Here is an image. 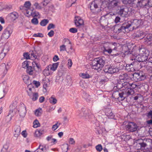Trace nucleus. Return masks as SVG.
Returning <instances> with one entry per match:
<instances>
[{
  "mask_svg": "<svg viewBox=\"0 0 152 152\" xmlns=\"http://www.w3.org/2000/svg\"><path fill=\"white\" fill-rule=\"evenodd\" d=\"M139 26L138 21L137 20H134L133 22L130 21H125L119 26H116L115 28L118 33L124 32L126 29L130 28L133 30L136 29Z\"/></svg>",
  "mask_w": 152,
  "mask_h": 152,
  "instance_id": "nucleus-1",
  "label": "nucleus"
},
{
  "mask_svg": "<svg viewBox=\"0 0 152 152\" xmlns=\"http://www.w3.org/2000/svg\"><path fill=\"white\" fill-rule=\"evenodd\" d=\"M105 64V58L103 56L95 58L91 62V65L92 69L98 70L101 69Z\"/></svg>",
  "mask_w": 152,
  "mask_h": 152,
  "instance_id": "nucleus-2",
  "label": "nucleus"
},
{
  "mask_svg": "<svg viewBox=\"0 0 152 152\" xmlns=\"http://www.w3.org/2000/svg\"><path fill=\"white\" fill-rule=\"evenodd\" d=\"M123 65L124 68V69L128 72H132L135 70V69H139L141 68V63H140L137 61H134L130 64H126V66Z\"/></svg>",
  "mask_w": 152,
  "mask_h": 152,
  "instance_id": "nucleus-3",
  "label": "nucleus"
},
{
  "mask_svg": "<svg viewBox=\"0 0 152 152\" xmlns=\"http://www.w3.org/2000/svg\"><path fill=\"white\" fill-rule=\"evenodd\" d=\"M127 47L128 49L127 50L124 51V53H117L115 54L113 53L111 54V56L113 57L117 56H118L119 57L121 56L124 58L130 54L133 56H135L137 55L136 54H135V53L134 52V49L132 48V47L130 45H128Z\"/></svg>",
  "mask_w": 152,
  "mask_h": 152,
  "instance_id": "nucleus-4",
  "label": "nucleus"
},
{
  "mask_svg": "<svg viewBox=\"0 0 152 152\" xmlns=\"http://www.w3.org/2000/svg\"><path fill=\"white\" fill-rule=\"evenodd\" d=\"M124 127L126 131L128 132H132L137 130L138 126L134 122H129Z\"/></svg>",
  "mask_w": 152,
  "mask_h": 152,
  "instance_id": "nucleus-5",
  "label": "nucleus"
},
{
  "mask_svg": "<svg viewBox=\"0 0 152 152\" xmlns=\"http://www.w3.org/2000/svg\"><path fill=\"white\" fill-rule=\"evenodd\" d=\"M132 80L135 82L143 80L146 78V76L144 73L142 72H135L132 74Z\"/></svg>",
  "mask_w": 152,
  "mask_h": 152,
  "instance_id": "nucleus-6",
  "label": "nucleus"
},
{
  "mask_svg": "<svg viewBox=\"0 0 152 152\" xmlns=\"http://www.w3.org/2000/svg\"><path fill=\"white\" fill-rule=\"evenodd\" d=\"M120 91V92L118 91H114L112 94V96L115 99H120L121 100H123L127 96V95L126 94L125 92Z\"/></svg>",
  "mask_w": 152,
  "mask_h": 152,
  "instance_id": "nucleus-7",
  "label": "nucleus"
},
{
  "mask_svg": "<svg viewBox=\"0 0 152 152\" xmlns=\"http://www.w3.org/2000/svg\"><path fill=\"white\" fill-rule=\"evenodd\" d=\"M108 105L104 107L103 109L105 115L107 116L109 118L115 119V115L112 112L110 106L108 104Z\"/></svg>",
  "mask_w": 152,
  "mask_h": 152,
  "instance_id": "nucleus-8",
  "label": "nucleus"
},
{
  "mask_svg": "<svg viewBox=\"0 0 152 152\" xmlns=\"http://www.w3.org/2000/svg\"><path fill=\"white\" fill-rule=\"evenodd\" d=\"M12 32V29L9 27H7L3 31L1 36L2 39H7L10 37Z\"/></svg>",
  "mask_w": 152,
  "mask_h": 152,
  "instance_id": "nucleus-9",
  "label": "nucleus"
},
{
  "mask_svg": "<svg viewBox=\"0 0 152 152\" xmlns=\"http://www.w3.org/2000/svg\"><path fill=\"white\" fill-rule=\"evenodd\" d=\"M91 113L90 110L87 108H81L79 115L80 116L84 117H88L91 114Z\"/></svg>",
  "mask_w": 152,
  "mask_h": 152,
  "instance_id": "nucleus-10",
  "label": "nucleus"
},
{
  "mask_svg": "<svg viewBox=\"0 0 152 152\" xmlns=\"http://www.w3.org/2000/svg\"><path fill=\"white\" fill-rule=\"evenodd\" d=\"M18 112L20 116L24 117L26 113V108L23 103L20 104L18 106Z\"/></svg>",
  "mask_w": 152,
  "mask_h": 152,
  "instance_id": "nucleus-11",
  "label": "nucleus"
},
{
  "mask_svg": "<svg viewBox=\"0 0 152 152\" xmlns=\"http://www.w3.org/2000/svg\"><path fill=\"white\" fill-rule=\"evenodd\" d=\"M132 48L133 49H134V53H135V54H136L137 55L135 56H137L138 54H142V55H145L146 54L147 55H149V51L147 49L144 48L140 47H139V48H137V50L138 51L139 53H137V52H135V48H134L132 47Z\"/></svg>",
  "mask_w": 152,
  "mask_h": 152,
  "instance_id": "nucleus-12",
  "label": "nucleus"
},
{
  "mask_svg": "<svg viewBox=\"0 0 152 152\" xmlns=\"http://www.w3.org/2000/svg\"><path fill=\"white\" fill-rule=\"evenodd\" d=\"M130 86H129V88L126 89L127 90H126V94L127 96L133 94L134 93V89L137 86V85L134 83H130Z\"/></svg>",
  "mask_w": 152,
  "mask_h": 152,
  "instance_id": "nucleus-13",
  "label": "nucleus"
},
{
  "mask_svg": "<svg viewBox=\"0 0 152 152\" xmlns=\"http://www.w3.org/2000/svg\"><path fill=\"white\" fill-rule=\"evenodd\" d=\"M19 16L18 13L14 12L9 14L7 16V19L10 22L14 21L17 19Z\"/></svg>",
  "mask_w": 152,
  "mask_h": 152,
  "instance_id": "nucleus-14",
  "label": "nucleus"
},
{
  "mask_svg": "<svg viewBox=\"0 0 152 152\" xmlns=\"http://www.w3.org/2000/svg\"><path fill=\"white\" fill-rule=\"evenodd\" d=\"M148 1L147 0H134L133 2L134 4H136L137 7H144L148 5Z\"/></svg>",
  "mask_w": 152,
  "mask_h": 152,
  "instance_id": "nucleus-15",
  "label": "nucleus"
},
{
  "mask_svg": "<svg viewBox=\"0 0 152 152\" xmlns=\"http://www.w3.org/2000/svg\"><path fill=\"white\" fill-rule=\"evenodd\" d=\"M75 23L76 27H80L84 25V20L80 17L75 16Z\"/></svg>",
  "mask_w": 152,
  "mask_h": 152,
  "instance_id": "nucleus-16",
  "label": "nucleus"
},
{
  "mask_svg": "<svg viewBox=\"0 0 152 152\" xmlns=\"http://www.w3.org/2000/svg\"><path fill=\"white\" fill-rule=\"evenodd\" d=\"M108 69H109V74H113L114 73H116L119 72L120 69L119 67H117L116 66H109Z\"/></svg>",
  "mask_w": 152,
  "mask_h": 152,
  "instance_id": "nucleus-17",
  "label": "nucleus"
},
{
  "mask_svg": "<svg viewBox=\"0 0 152 152\" xmlns=\"http://www.w3.org/2000/svg\"><path fill=\"white\" fill-rule=\"evenodd\" d=\"M138 56L137 58V61H138L140 63V62H145L147 61L148 58V56L149 55H142V54H138Z\"/></svg>",
  "mask_w": 152,
  "mask_h": 152,
  "instance_id": "nucleus-18",
  "label": "nucleus"
},
{
  "mask_svg": "<svg viewBox=\"0 0 152 152\" xmlns=\"http://www.w3.org/2000/svg\"><path fill=\"white\" fill-rule=\"evenodd\" d=\"M112 15L111 14L109 13H107L106 15L102 16L100 18V23H107L108 22V19L109 17H111Z\"/></svg>",
  "mask_w": 152,
  "mask_h": 152,
  "instance_id": "nucleus-19",
  "label": "nucleus"
},
{
  "mask_svg": "<svg viewBox=\"0 0 152 152\" xmlns=\"http://www.w3.org/2000/svg\"><path fill=\"white\" fill-rule=\"evenodd\" d=\"M14 130L15 132L14 136V137L17 138L20 134V126L18 125H15L14 126Z\"/></svg>",
  "mask_w": 152,
  "mask_h": 152,
  "instance_id": "nucleus-20",
  "label": "nucleus"
},
{
  "mask_svg": "<svg viewBox=\"0 0 152 152\" xmlns=\"http://www.w3.org/2000/svg\"><path fill=\"white\" fill-rule=\"evenodd\" d=\"M121 1H111L109 2L108 8L109 9H112L117 7L120 4Z\"/></svg>",
  "mask_w": 152,
  "mask_h": 152,
  "instance_id": "nucleus-21",
  "label": "nucleus"
},
{
  "mask_svg": "<svg viewBox=\"0 0 152 152\" xmlns=\"http://www.w3.org/2000/svg\"><path fill=\"white\" fill-rule=\"evenodd\" d=\"M145 42L150 46H152V35L149 34L145 38Z\"/></svg>",
  "mask_w": 152,
  "mask_h": 152,
  "instance_id": "nucleus-22",
  "label": "nucleus"
},
{
  "mask_svg": "<svg viewBox=\"0 0 152 152\" xmlns=\"http://www.w3.org/2000/svg\"><path fill=\"white\" fill-rule=\"evenodd\" d=\"M129 77L126 73L121 74L119 77V79L123 81H128L129 80Z\"/></svg>",
  "mask_w": 152,
  "mask_h": 152,
  "instance_id": "nucleus-23",
  "label": "nucleus"
},
{
  "mask_svg": "<svg viewBox=\"0 0 152 152\" xmlns=\"http://www.w3.org/2000/svg\"><path fill=\"white\" fill-rule=\"evenodd\" d=\"M104 50H103V52L104 53L105 52L108 53L110 54L112 52V50H116L117 49V48L115 47L113 50H112L111 48L109 46H106V45H105L103 47Z\"/></svg>",
  "mask_w": 152,
  "mask_h": 152,
  "instance_id": "nucleus-24",
  "label": "nucleus"
},
{
  "mask_svg": "<svg viewBox=\"0 0 152 152\" xmlns=\"http://www.w3.org/2000/svg\"><path fill=\"white\" fill-rule=\"evenodd\" d=\"M146 115L148 118L151 119L147 121V123L148 125H152V110H151L146 113Z\"/></svg>",
  "mask_w": 152,
  "mask_h": 152,
  "instance_id": "nucleus-25",
  "label": "nucleus"
},
{
  "mask_svg": "<svg viewBox=\"0 0 152 152\" xmlns=\"http://www.w3.org/2000/svg\"><path fill=\"white\" fill-rule=\"evenodd\" d=\"M118 14L120 16L124 17H125L126 12L125 11V7L124 6L120 7V9L118 12Z\"/></svg>",
  "mask_w": 152,
  "mask_h": 152,
  "instance_id": "nucleus-26",
  "label": "nucleus"
},
{
  "mask_svg": "<svg viewBox=\"0 0 152 152\" xmlns=\"http://www.w3.org/2000/svg\"><path fill=\"white\" fill-rule=\"evenodd\" d=\"M26 72L29 75H33L34 73V68L32 67L31 65L29 66L26 68Z\"/></svg>",
  "mask_w": 152,
  "mask_h": 152,
  "instance_id": "nucleus-27",
  "label": "nucleus"
},
{
  "mask_svg": "<svg viewBox=\"0 0 152 152\" xmlns=\"http://www.w3.org/2000/svg\"><path fill=\"white\" fill-rule=\"evenodd\" d=\"M22 78L24 82L27 85H29L31 84L29 77L28 75H23L22 76Z\"/></svg>",
  "mask_w": 152,
  "mask_h": 152,
  "instance_id": "nucleus-28",
  "label": "nucleus"
},
{
  "mask_svg": "<svg viewBox=\"0 0 152 152\" xmlns=\"http://www.w3.org/2000/svg\"><path fill=\"white\" fill-rule=\"evenodd\" d=\"M47 149L46 146H44L43 145H40L39 148H37L35 151L37 152H41V151L42 152H46L47 151Z\"/></svg>",
  "mask_w": 152,
  "mask_h": 152,
  "instance_id": "nucleus-29",
  "label": "nucleus"
},
{
  "mask_svg": "<svg viewBox=\"0 0 152 152\" xmlns=\"http://www.w3.org/2000/svg\"><path fill=\"white\" fill-rule=\"evenodd\" d=\"M31 62L32 61H29L26 60L24 61L22 63V67L24 69H26L29 66L31 65Z\"/></svg>",
  "mask_w": 152,
  "mask_h": 152,
  "instance_id": "nucleus-30",
  "label": "nucleus"
},
{
  "mask_svg": "<svg viewBox=\"0 0 152 152\" xmlns=\"http://www.w3.org/2000/svg\"><path fill=\"white\" fill-rule=\"evenodd\" d=\"M146 142H143L139 144H137L136 147H138L137 149H140L141 150L144 149L145 148L147 145Z\"/></svg>",
  "mask_w": 152,
  "mask_h": 152,
  "instance_id": "nucleus-31",
  "label": "nucleus"
},
{
  "mask_svg": "<svg viewBox=\"0 0 152 152\" xmlns=\"http://www.w3.org/2000/svg\"><path fill=\"white\" fill-rule=\"evenodd\" d=\"M98 7L97 4L95 3V1H92L91 3L90 8L91 11H93L94 9H96Z\"/></svg>",
  "mask_w": 152,
  "mask_h": 152,
  "instance_id": "nucleus-32",
  "label": "nucleus"
},
{
  "mask_svg": "<svg viewBox=\"0 0 152 152\" xmlns=\"http://www.w3.org/2000/svg\"><path fill=\"white\" fill-rule=\"evenodd\" d=\"M123 87H124L125 88L123 89L122 91H124V92H125V93L126 94V90H127L126 89L128 88H129V86H130V83H129L128 82H127V81H124L123 83Z\"/></svg>",
  "mask_w": 152,
  "mask_h": 152,
  "instance_id": "nucleus-33",
  "label": "nucleus"
},
{
  "mask_svg": "<svg viewBox=\"0 0 152 152\" xmlns=\"http://www.w3.org/2000/svg\"><path fill=\"white\" fill-rule=\"evenodd\" d=\"M43 129H40L38 130L35 131L34 136L36 137H40L43 134L42 132H43Z\"/></svg>",
  "mask_w": 152,
  "mask_h": 152,
  "instance_id": "nucleus-34",
  "label": "nucleus"
},
{
  "mask_svg": "<svg viewBox=\"0 0 152 152\" xmlns=\"http://www.w3.org/2000/svg\"><path fill=\"white\" fill-rule=\"evenodd\" d=\"M17 102H13L10 106V111L13 113L15 109L17 107Z\"/></svg>",
  "mask_w": 152,
  "mask_h": 152,
  "instance_id": "nucleus-35",
  "label": "nucleus"
},
{
  "mask_svg": "<svg viewBox=\"0 0 152 152\" xmlns=\"http://www.w3.org/2000/svg\"><path fill=\"white\" fill-rule=\"evenodd\" d=\"M31 14V16L34 18L36 17L39 18L40 17V15L39 14V12L36 11L32 10Z\"/></svg>",
  "mask_w": 152,
  "mask_h": 152,
  "instance_id": "nucleus-36",
  "label": "nucleus"
},
{
  "mask_svg": "<svg viewBox=\"0 0 152 152\" xmlns=\"http://www.w3.org/2000/svg\"><path fill=\"white\" fill-rule=\"evenodd\" d=\"M58 65L59 62H57L54 63L51 65H50L49 66H50V69L53 71H55L58 67Z\"/></svg>",
  "mask_w": 152,
  "mask_h": 152,
  "instance_id": "nucleus-37",
  "label": "nucleus"
},
{
  "mask_svg": "<svg viewBox=\"0 0 152 152\" xmlns=\"http://www.w3.org/2000/svg\"><path fill=\"white\" fill-rule=\"evenodd\" d=\"M80 76L84 79H88L92 77L91 75H89L87 72L81 73Z\"/></svg>",
  "mask_w": 152,
  "mask_h": 152,
  "instance_id": "nucleus-38",
  "label": "nucleus"
},
{
  "mask_svg": "<svg viewBox=\"0 0 152 152\" xmlns=\"http://www.w3.org/2000/svg\"><path fill=\"white\" fill-rule=\"evenodd\" d=\"M42 109L39 107L35 110L34 112L35 115L37 116H40L42 114Z\"/></svg>",
  "mask_w": 152,
  "mask_h": 152,
  "instance_id": "nucleus-39",
  "label": "nucleus"
},
{
  "mask_svg": "<svg viewBox=\"0 0 152 152\" xmlns=\"http://www.w3.org/2000/svg\"><path fill=\"white\" fill-rule=\"evenodd\" d=\"M49 20L47 19H44L42 20L40 23V26H45L48 23Z\"/></svg>",
  "mask_w": 152,
  "mask_h": 152,
  "instance_id": "nucleus-40",
  "label": "nucleus"
},
{
  "mask_svg": "<svg viewBox=\"0 0 152 152\" xmlns=\"http://www.w3.org/2000/svg\"><path fill=\"white\" fill-rule=\"evenodd\" d=\"M31 65H32V66L34 68V69L35 68V67L36 66L38 70L40 69L41 67L40 64L37 63L36 61H32Z\"/></svg>",
  "mask_w": 152,
  "mask_h": 152,
  "instance_id": "nucleus-41",
  "label": "nucleus"
},
{
  "mask_svg": "<svg viewBox=\"0 0 152 152\" xmlns=\"http://www.w3.org/2000/svg\"><path fill=\"white\" fill-rule=\"evenodd\" d=\"M69 148L68 145L67 144L63 145L61 146L62 152H67Z\"/></svg>",
  "mask_w": 152,
  "mask_h": 152,
  "instance_id": "nucleus-42",
  "label": "nucleus"
},
{
  "mask_svg": "<svg viewBox=\"0 0 152 152\" xmlns=\"http://www.w3.org/2000/svg\"><path fill=\"white\" fill-rule=\"evenodd\" d=\"M149 140V139H143L142 138H140L136 140V142L137 143V144H139L140 143H142V142H147V141H148Z\"/></svg>",
  "mask_w": 152,
  "mask_h": 152,
  "instance_id": "nucleus-43",
  "label": "nucleus"
},
{
  "mask_svg": "<svg viewBox=\"0 0 152 152\" xmlns=\"http://www.w3.org/2000/svg\"><path fill=\"white\" fill-rule=\"evenodd\" d=\"M108 81V79L106 78H104L100 80L99 81V85H102L104 84L105 83Z\"/></svg>",
  "mask_w": 152,
  "mask_h": 152,
  "instance_id": "nucleus-44",
  "label": "nucleus"
},
{
  "mask_svg": "<svg viewBox=\"0 0 152 152\" xmlns=\"http://www.w3.org/2000/svg\"><path fill=\"white\" fill-rule=\"evenodd\" d=\"M36 9L38 10H41L42 9V7L41 5L38 2H36L33 4Z\"/></svg>",
  "mask_w": 152,
  "mask_h": 152,
  "instance_id": "nucleus-45",
  "label": "nucleus"
},
{
  "mask_svg": "<svg viewBox=\"0 0 152 152\" xmlns=\"http://www.w3.org/2000/svg\"><path fill=\"white\" fill-rule=\"evenodd\" d=\"M49 101L51 104H55L57 103V100L55 98L51 97L49 98Z\"/></svg>",
  "mask_w": 152,
  "mask_h": 152,
  "instance_id": "nucleus-46",
  "label": "nucleus"
},
{
  "mask_svg": "<svg viewBox=\"0 0 152 152\" xmlns=\"http://www.w3.org/2000/svg\"><path fill=\"white\" fill-rule=\"evenodd\" d=\"M31 23L34 25H37L38 24L39 21L37 18H34L31 20Z\"/></svg>",
  "mask_w": 152,
  "mask_h": 152,
  "instance_id": "nucleus-47",
  "label": "nucleus"
},
{
  "mask_svg": "<svg viewBox=\"0 0 152 152\" xmlns=\"http://www.w3.org/2000/svg\"><path fill=\"white\" fill-rule=\"evenodd\" d=\"M38 96V93H35L33 94L31 98L33 101H35L37 99Z\"/></svg>",
  "mask_w": 152,
  "mask_h": 152,
  "instance_id": "nucleus-48",
  "label": "nucleus"
},
{
  "mask_svg": "<svg viewBox=\"0 0 152 152\" xmlns=\"http://www.w3.org/2000/svg\"><path fill=\"white\" fill-rule=\"evenodd\" d=\"M85 98L86 101L88 102H90L91 100V96L87 94H86L85 96Z\"/></svg>",
  "mask_w": 152,
  "mask_h": 152,
  "instance_id": "nucleus-49",
  "label": "nucleus"
},
{
  "mask_svg": "<svg viewBox=\"0 0 152 152\" xmlns=\"http://www.w3.org/2000/svg\"><path fill=\"white\" fill-rule=\"evenodd\" d=\"M66 81L68 83H72V79L70 75H67L66 76Z\"/></svg>",
  "mask_w": 152,
  "mask_h": 152,
  "instance_id": "nucleus-50",
  "label": "nucleus"
},
{
  "mask_svg": "<svg viewBox=\"0 0 152 152\" xmlns=\"http://www.w3.org/2000/svg\"><path fill=\"white\" fill-rule=\"evenodd\" d=\"M33 127L36 128L39 126V122L38 120L37 119L35 120L33 122Z\"/></svg>",
  "mask_w": 152,
  "mask_h": 152,
  "instance_id": "nucleus-51",
  "label": "nucleus"
},
{
  "mask_svg": "<svg viewBox=\"0 0 152 152\" xmlns=\"http://www.w3.org/2000/svg\"><path fill=\"white\" fill-rule=\"evenodd\" d=\"M96 149L97 151L100 152L102 149V148L101 144H99L96 146Z\"/></svg>",
  "mask_w": 152,
  "mask_h": 152,
  "instance_id": "nucleus-52",
  "label": "nucleus"
},
{
  "mask_svg": "<svg viewBox=\"0 0 152 152\" xmlns=\"http://www.w3.org/2000/svg\"><path fill=\"white\" fill-rule=\"evenodd\" d=\"M31 6V3L29 1H26L24 4V7L27 8H30Z\"/></svg>",
  "mask_w": 152,
  "mask_h": 152,
  "instance_id": "nucleus-53",
  "label": "nucleus"
},
{
  "mask_svg": "<svg viewBox=\"0 0 152 152\" xmlns=\"http://www.w3.org/2000/svg\"><path fill=\"white\" fill-rule=\"evenodd\" d=\"M33 37H44V35L41 33H38L37 34H35L33 35Z\"/></svg>",
  "mask_w": 152,
  "mask_h": 152,
  "instance_id": "nucleus-54",
  "label": "nucleus"
},
{
  "mask_svg": "<svg viewBox=\"0 0 152 152\" xmlns=\"http://www.w3.org/2000/svg\"><path fill=\"white\" fill-rule=\"evenodd\" d=\"M23 56L26 59H30V54H29L28 53H24Z\"/></svg>",
  "mask_w": 152,
  "mask_h": 152,
  "instance_id": "nucleus-55",
  "label": "nucleus"
},
{
  "mask_svg": "<svg viewBox=\"0 0 152 152\" xmlns=\"http://www.w3.org/2000/svg\"><path fill=\"white\" fill-rule=\"evenodd\" d=\"M55 28V25L52 23H50L49 24L48 27L47 29L48 30H50L51 28Z\"/></svg>",
  "mask_w": 152,
  "mask_h": 152,
  "instance_id": "nucleus-56",
  "label": "nucleus"
},
{
  "mask_svg": "<svg viewBox=\"0 0 152 152\" xmlns=\"http://www.w3.org/2000/svg\"><path fill=\"white\" fill-rule=\"evenodd\" d=\"M69 31L72 33H75L77 32V30L75 28H72L69 29Z\"/></svg>",
  "mask_w": 152,
  "mask_h": 152,
  "instance_id": "nucleus-57",
  "label": "nucleus"
},
{
  "mask_svg": "<svg viewBox=\"0 0 152 152\" xmlns=\"http://www.w3.org/2000/svg\"><path fill=\"white\" fill-rule=\"evenodd\" d=\"M33 83L34 84L37 88H38L40 85V83L39 82L36 80L33 81Z\"/></svg>",
  "mask_w": 152,
  "mask_h": 152,
  "instance_id": "nucleus-58",
  "label": "nucleus"
},
{
  "mask_svg": "<svg viewBox=\"0 0 152 152\" xmlns=\"http://www.w3.org/2000/svg\"><path fill=\"white\" fill-rule=\"evenodd\" d=\"M50 0H44V1L41 2V4L44 6H46L49 3Z\"/></svg>",
  "mask_w": 152,
  "mask_h": 152,
  "instance_id": "nucleus-59",
  "label": "nucleus"
},
{
  "mask_svg": "<svg viewBox=\"0 0 152 152\" xmlns=\"http://www.w3.org/2000/svg\"><path fill=\"white\" fill-rule=\"evenodd\" d=\"M61 124L60 123L59 124V125H60ZM59 125H58V122L56 124H55L53 125L52 129V130H53L54 131L56 130L57 128L58 127Z\"/></svg>",
  "mask_w": 152,
  "mask_h": 152,
  "instance_id": "nucleus-60",
  "label": "nucleus"
},
{
  "mask_svg": "<svg viewBox=\"0 0 152 152\" xmlns=\"http://www.w3.org/2000/svg\"><path fill=\"white\" fill-rule=\"evenodd\" d=\"M54 31L53 30H51L48 33V35L50 37H52L54 35Z\"/></svg>",
  "mask_w": 152,
  "mask_h": 152,
  "instance_id": "nucleus-61",
  "label": "nucleus"
},
{
  "mask_svg": "<svg viewBox=\"0 0 152 152\" xmlns=\"http://www.w3.org/2000/svg\"><path fill=\"white\" fill-rule=\"evenodd\" d=\"M141 95L140 94H135L133 98L134 100H137L139 97L140 98L141 97Z\"/></svg>",
  "mask_w": 152,
  "mask_h": 152,
  "instance_id": "nucleus-62",
  "label": "nucleus"
},
{
  "mask_svg": "<svg viewBox=\"0 0 152 152\" xmlns=\"http://www.w3.org/2000/svg\"><path fill=\"white\" fill-rule=\"evenodd\" d=\"M109 66H106L103 69V71L105 73H109V69H108Z\"/></svg>",
  "mask_w": 152,
  "mask_h": 152,
  "instance_id": "nucleus-63",
  "label": "nucleus"
},
{
  "mask_svg": "<svg viewBox=\"0 0 152 152\" xmlns=\"http://www.w3.org/2000/svg\"><path fill=\"white\" fill-rule=\"evenodd\" d=\"M66 50V46L64 45H62L60 46V51H64Z\"/></svg>",
  "mask_w": 152,
  "mask_h": 152,
  "instance_id": "nucleus-64",
  "label": "nucleus"
}]
</instances>
